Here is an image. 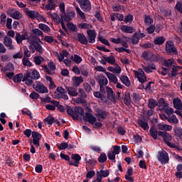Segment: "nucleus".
<instances>
[{
	"mask_svg": "<svg viewBox=\"0 0 182 182\" xmlns=\"http://www.w3.org/2000/svg\"><path fill=\"white\" fill-rule=\"evenodd\" d=\"M41 77V74L36 70H28L26 73V75L23 78V82H25L27 86H31L33 83V80H38Z\"/></svg>",
	"mask_w": 182,
	"mask_h": 182,
	"instance_id": "f257e3e1",
	"label": "nucleus"
},
{
	"mask_svg": "<svg viewBox=\"0 0 182 182\" xmlns=\"http://www.w3.org/2000/svg\"><path fill=\"white\" fill-rule=\"evenodd\" d=\"M96 80L100 86V92L105 93L106 86H107V84L109 83L107 77L103 75V74H100L97 75Z\"/></svg>",
	"mask_w": 182,
	"mask_h": 182,
	"instance_id": "f03ea898",
	"label": "nucleus"
},
{
	"mask_svg": "<svg viewBox=\"0 0 182 182\" xmlns=\"http://www.w3.org/2000/svg\"><path fill=\"white\" fill-rule=\"evenodd\" d=\"M159 136H161V137H163L164 142L168 147H177L176 146V144H172L171 140L173 137H171V135L166 132H159Z\"/></svg>",
	"mask_w": 182,
	"mask_h": 182,
	"instance_id": "7ed1b4c3",
	"label": "nucleus"
},
{
	"mask_svg": "<svg viewBox=\"0 0 182 182\" xmlns=\"http://www.w3.org/2000/svg\"><path fill=\"white\" fill-rule=\"evenodd\" d=\"M41 70H45L47 75H55V70H56V65L53 62H50L47 65H41Z\"/></svg>",
	"mask_w": 182,
	"mask_h": 182,
	"instance_id": "20e7f679",
	"label": "nucleus"
},
{
	"mask_svg": "<svg viewBox=\"0 0 182 182\" xmlns=\"http://www.w3.org/2000/svg\"><path fill=\"white\" fill-rule=\"evenodd\" d=\"M165 50L168 55H177L178 52L177 51V48L174 46V43L173 41H169L166 43Z\"/></svg>",
	"mask_w": 182,
	"mask_h": 182,
	"instance_id": "39448f33",
	"label": "nucleus"
},
{
	"mask_svg": "<svg viewBox=\"0 0 182 182\" xmlns=\"http://www.w3.org/2000/svg\"><path fill=\"white\" fill-rule=\"evenodd\" d=\"M33 88L36 92H38V93H48L49 90H48V87H46L43 83L36 81L33 85Z\"/></svg>",
	"mask_w": 182,
	"mask_h": 182,
	"instance_id": "423d86ee",
	"label": "nucleus"
},
{
	"mask_svg": "<svg viewBox=\"0 0 182 182\" xmlns=\"http://www.w3.org/2000/svg\"><path fill=\"white\" fill-rule=\"evenodd\" d=\"M157 159L161 164H167L170 160L168 154L166 151H159L157 155Z\"/></svg>",
	"mask_w": 182,
	"mask_h": 182,
	"instance_id": "0eeeda50",
	"label": "nucleus"
},
{
	"mask_svg": "<svg viewBox=\"0 0 182 182\" xmlns=\"http://www.w3.org/2000/svg\"><path fill=\"white\" fill-rule=\"evenodd\" d=\"M134 73L135 75V77L138 78V80L140 82V83H144L147 82V77L146 76L144 71H143V69L139 68L138 71L134 70Z\"/></svg>",
	"mask_w": 182,
	"mask_h": 182,
	"instance_id": "6e6552de",
	"label": "nucleus"
},
{
	"mask_svg": "<svg viewBox=\"0 0 182 182\" xmlns=\"http://www.w3.org/2000/svg\"><path fill=\"white\" fill-rule=\"evenodd\" d=\"M77 2L84 12H89L92 9V4L89 0H77Z\"/></svg>",
	"mask_w": 182,
	"mask_h": 182,
	"instance_id": "1a4fd4ad",
	"label": "nucleus"
},
{
	"mask_svg": "<svg viewBox=\"0 0 182 182\" xmlns=\"http://www.w3.org/2000/svg\"><path fill=\"white\" fill-rule=\"evenodd\" d=\"M88 112H85V116L84 117V119L85 122H88L90 124H95L96 123L97 119L93 114H92V109L90 107L87 108Z\"/></svg>",
	"mask_w": 182,
	"mask_h": 182,
	"instance_id": "9d476101",
	"label": "nucleus"
},
{
	"mask_svg": "<svg viewBox=\"0 0 182 182\" xmlns=\"http://www.w3.org/2000/svg\"><path fill=\"white\" fill-rule=\"evenodd\" d=\"M28 48L32 53H35V52H38L39 55L43 53V48L39 44V41H37L33 45L29 46Z\"/></svg>",
	"mask_w": 182,
	"mask_h": 182,
	"instance_id": "9b49d317",
	"label": "nucleus"
},
{
	"mask_svg": "<svg viewBox=\"0 0 182 182\" xmlns=\"http://www.w3.org/2000/svg\"><path fill=\"white\" fill-rule=\"evenodd\" d=\"M15 39H16V42L18 45H22V41H26V39H28V32L26 31L23 33H19V32L16 33Z\"/></svg>",
	"mask_w": 182,
	"mask_h": 182,
	"instance_id": "f8f14e48",
	"label": "nucleus"
},
{
	"mask_svg": "<svg viewBox=\"0 0 182 182\" xmlns=\"http://www.w3.org/2000/svg\"><path fill=\"white\" fill-rule=\"evenodd\" d=\"M105 92L107 93V96L111 102L113 103H116L117 100V97H116V94L113 92V90L109 87H105Z\"/></svg>",
	"mask_w": 182,
	"mask_h": 182,
	"instance_id": "ddd939ff",
	"label": "nucleus"
},
{
	"mask_svg": "<svg viewBox=\"0 0 182 182\" xmlns=\"http://www.w3.org/2000/svg\"><path fill=\"white\" fill-rule=\"evenodd\" d=\"M60 16L63 18V21L65 22H70L73 18L76 16V13L75 11H70L69 13H60Z\"/></svg>",
	"mask_w": 182,
	"mask_h": 182,
	"instance_id": "4468645a",
	"label": "nucleus"
},
{
	"mask_svg": "<svg viewBox=\"0 0 182 182\" xmlns=\"http://www.w3.org/2000/svg\"><path fill=\"white\" fill-rule=\"evenodd\" d=\"M87 34L88 35L87 39L89 43H95L96 42V31L95 30H87Z\"/></svg>",
	"mask_w": 182,
	"mask_h": 182,
	"instance_id": "2eb2a0df",
	"label": "nucleus"
},
{
	"mask_svg": "<svg viewBox=\"0 0 182 182\" xmlns=\"http://www.w3.org/2000/svg\"><path fill=\"white\" fill-rule=\"evenodd\" d=\"M72 160H74L75 162H69L70 166H75V167H79V163L82 160L80 155L77 154H74L71 156Z\"/></svg>",
	"mask_w": 182,
	"mask_h": 182,
	"instance_id": "dca6fc26",
	"label": "nucleus"
},
{
	"mask_svg": "<svg viewBox=\"0 0 182 182\" xmlns=\"http://www.w3.org/2000/svg\"><path fill=\"white\" fill-rule=\"evenodd\" d=\"M24 12L30 19H36L38 13V11L31 10L28 8L24 9Z\"/></svg>",
	"mask_w": 182,
	"mask_h": 182,
	"instance_id": "f3484780",
	"label": "nucleus"
},
{
	"mask_svg": "<svg viewBox=\"0 0 182 182\" xmlns=\"http://www.w3.org/2000/svg\"><path fill=\"white\" fill-rule=\"evenodd\" d=\"M77 41L82 45H87L88 43L87 38L83 33H78L77 34Z\"/></svg>",
	"mask_w": 182,
	"mask_h": 182,
	"instance_id": "a211bd4d",
	"label": "nucleus"
},
{
	"mask_svg": "<svg viewBox=\"0 0 182 182\" xmlns=\"http://www.w3.org/2000/svg\"><path fill=\"white\" fill-rule=\"evenodd\" d=\"M55 2H58V0H48V4L46 5L45 9L47 11H53L56 8Z\"/></svg>",
	"mask_w": 182,
	"mask_h": 182,
	"instance_id": "6ab92c4d",
	"label": "nucleus"
},
{
	"mask_svg": "<svg viewBox=\"0 0 182 182\" xmlns=\"http://www.w3.org/2000/svg\"><path fill=\"white\" fill-rule=\"evenodd\" d=\"M3 43L6 46V48H9V49L10 50L14 49V45H12V38H11L10 37H4Z\"/></svg>",
	"mask_w": 182,
	"mask_h": 182,
	"instance_id": "aec40b11",
	"label": "nucleus"
},
{
	"mask_svg": "<svg viewBox=\"0 0 182 182\" xmlns=\"http://www.w3.org/2000/svg\"><path fill=\"white\" fill-rule=\"evenodd\" d=\"M65 89L70 96L76 97V96L79 95V92H77V89L73 87H66Z\"/></svg>",
	"mask_w": 182,
	"mask_h": 182,
	"instance_id": "412c9836",
	"label": "nucleus"
},
{
	"mask_svg": "<svg viewBox=\"0 0 182 182\" xmlns=\"http://www.w3.org/2000/svg\"><path fill=\"white\" fill-rule=\"evenodd\" d=\"M27 42L30 44V46L33 45L34 43H36V42L37 41H38V42H41V43H42V41H41V39L36 38V36H30L29 34L27 33V38H26Z\"/></svg>",
	"mask_w": 182,
	"mask_h": 182,
	"instance_id": "4be33fe9",
	"label": "nucleus"
},
{
	"mask_svg": "<svg viewBox=\"0 0 182 182\" xmlns=\"http://www.w3.org/2000/svg\"><path fill=\"white\" fill-rule=\"evenodd\" d=\"M138 124L143 130H149V122L147 119H139Z\"/></svg>",
	"mask_w": 182,
	"mask_h": 182,
	"instance_id": "5701e85b",
	"label": "nucleus"
},
{
	"mask_svg": "<svg viewBox=\"0 0 182 182\" xmlns=\"http://www.w3.org/2000/svg\"><path fill=\"white\" fill-rule=\"evenodd\" d=\"M81 83H83V77H74L73 79V84L75 87H79Z\"/></svg>",
	"mask_w": 182,
	"mask_h": 182,
	"instance_id": "b1692460",
	"label": "nucleus"
},
{
	"mask_svg": "<svg viewBox=\"0 0 182 182\" xmlns=\"http://www.w3.org/2000/svg\"><path fill=\"white\" fill-rule=\"evenodd\" d=\"M173 105L175 109H177V110H182V102L178 97L173 100Z\"/></svg>",
	"mask_w": 182,
	"mask_h": 182,
	"instance_id": "393cba45",
	"label": "nucleus"
},
{
	"mask_svg": "<svg viewBox=\"0 0 182 182\" xmlns=\"http://www.w3.org/2000/svg\"><path fill=\"white\" fill-rule=\"evenodd\" d=\"M97 116L99 118L98 120L102 122V120H105V119H107V117H109V112L101 110L97 113Z\"/></svg>",
	"mask_w": 182,
	"mask_h": 182,
	"instance_id": "a878e982",
	"label": "nucleus"
},
{
	"mask_svg": "<svg viewBox=\"0 0 182 182\" xmlns=\"http://www.w3.org/2000/svg\"><path fill=\"white\" fill-rule=\"evenodd\" d=\"M106 92H102L101 91L100 92H97V91H95L94 92V96L95 97H97V99H100L101 102H106V96H105V94Z\"/></svg>",
	"mask_w": 182,
	"mask_h": 182,
	"instance_id": "bb28decb",
	"label": "nucleus"
},
{
	"mask_svg": "<svg viewBox=\"0 0 182 182\" xmlns=\"http://www.w3.org/2000/svg\"><path fill=\"white\" fill-rule=\"evenodd\" d=\"M158 106L161 110H164L168 106V103L166 102L164 98H160L158 102Z\"/></svg>",
	"mask_w": 182,
	"mask_h": 182,
	"instance_id": "cd10ccee",
	"label": "nucleus"
},
{
	"mask_svg": "<svg viewBox=\"0 0 182 182\" xmlns=\"http://www.w3.org/2000/svg\"><path fill=\"white\" fill-rule=\"evenodd\" d=\"M158 127L159 130H163L165 132H170L173 130V127H171V125L168 124H159Z\"/></svg>",
	"mask_w": 182,
	"mask_h": 182,
	"instance_id": "c85d7f7f",
	"label": "nucleus"
},
{
	"mask_svg": "<svg viewBox=\"0 0 182 182\" xmlns=\"http://www.w3.org/2000/svg\"><path fill=\"white\" fill-rule=\"evenodd\" d=\"M120 80L125 86H127V87H130V85H132V82H130V80H129V77L127 76L121 75Z\"/></svg>",
	"mask_w": 182,
	"mask_h": 182,
	"instance_id": "c756f323",
	"label": "nucleus"
},
{
	"mask_svg": "<svg viewBox=\"0 0 182 182\" xmlns=\"http://www.w3.org/2000/svg\"><path fill=\"white\" fill-rule=\"evenodd\" d=\"M121 31L125 33H133V32H134V28L132 26H121Z\"/></svg>",
	"mask_w": 182,
	"mask_h": 182,
	"instance_id": "7c9ffc66",
	"label": "nucleus"
},
{
	"mask_svg": "<svg viewBox=\"0 0 182 182\" xmlns=\"http://www.w3.org/2000/svg\"><path fill=\"white\" fill-rule=\"evenodd\" d=\"M107 77H108L109 82H112V83H117L118 80H117V77H116V75H114V74H112L111 73L107 72L106 73Z\"/></svg>",
	"mask_w": 182,
	"mask_h": 182,
	"instance_id": "2f4dec72",
	"label": "nucleus"
},
{
	"mask_svg": "<svg viewBox=\"0 0 182 182\" xmlns=\"http://www.w3.org/2000/svg\"><path fill=\"white\" fill-rule=\"evenodd\" d=\"M78 28L80 29H87V31H92V28H93V26L90 23H80L78 25Z\"/></svg>",
	"mask_w": 182,
	"mask_h": 182,
	"instance_id": "473e14b6",
	"label": "nucleus"
},
{
	"mask_svg": "<svg viewBox=\"0 0 182 182\" xmlns=\"http://www.w3.org/2000/svg\"><path fill=\"white\" fill-rule=\"evenodd\" d=\"M38 28H39V29H41V31H43V32H45L46 33H48V32H50V27L46 24L39 23Z\"/></svg>",
	"mask_w": 182,
	"mask_h": 182,
	"instance_id": "72a5a7b5",
	"label": "nucleus"
},
{
	"mask_svg": "<svg viewBox=\"0 0 182 182\" xmlns=\"http://www.w3.org/2000/svg\"><path fill=\"white\" fill-rule=\"evenodd\" d=\"M67 113L73 117L74 120H79V115L76 114L72 108L67 109Z\"/></svg>",
	"mask_w": 182,
	"mask_h": 182,
	"instance_id": "f704fd0d",
	"label": "nucleus"
},
{
	"mask_svg": "<svg viewBox=\"0 0 182 182\" xmlns=\"http://www.w3.org/2000/svg\"><path fill=\"white\" fill-rule=\"evenodd\" d=\"M141 56L143 57L144 60H148L150 62V59L151 58L152 56V53L150 50L144 51L141 53Z\"/></svg>",
	"mask_w": 182,
	"mask_h": 182,
	"instance_id": "c9c22d12",
	"label": "nucleus"
},
{
	"mask_svg": "<svg viewBox=\"0 0 182 182\" xmlns=\"http://www.w3.org/2000/svg\"><path fill=\"white\" fill-rule=\"evenodd\" d=\"M168 122H169V123H171V124H178V119H177V117H176V115L174 114L169 115L168 117Z\"/></svg>",
	"mask_w": 182,
	"mask_h": 182,
	"instance_id": "e433bc0d",
	"label": "nucleus"
},
{
	"mask_svg": "<svg viewBox=\"0 0 182 182\" xmlns=\"http://www.w3.org/2000/svg\"><path fill=\"white\" fill-rule=\"evenodd\" d=\"M124 103L126 105V106H130V104L132 103V99L130 98V92H127L125 93V97L124 98Z\"/></svg>",
	"mask_w": 182,
	"mask_h": 182,
	"instance_id": "4c0bfd02",
	"label": "nucleus"
},
{
	"mask_svg": "<svg viewBox=\"0 0 182 182\" xmlns=\"http://www.w3.org/2000/svg\"><path fill=\"white\" fill-rule=\"evenodd\" d=\"M33 62L36 65H42L43 62H45V58L42 56H35L33 57Z\"/></svg>",
	"mask_w": 182,
	"mask_h": 182,
	"instance_id": "58836bf2",
	"label": "nucleus"
},
{
	"mask_svg": "<svg viewBox=\"0 0 182 182\" xmlns=\"http://www.w3.org/2000/svg\"><path fill=\"white\" fill-rule=\"evenodd\" d=\"M71 60L73 62H75V63H77V65H79L82 62V57L79 56L77 54H75L74 55H72L70 57Z\"/></svg>",
	"mask_w": 182,
	"mask_h": 182,
	"instance_id": "ea45409f",
	"label": "nucleus"
},
{
	"mask_svg": "<svg viewBox=\"0 0 182 182\" xmlns=\"http://www.w3.org/2000/svg\"><path fill=\"white\" fill-rule=\"evenodd\" d=\"M52 18L56 23H60L63 21V18L61 16H59V15L56 13H53L52 14Z\"/></svg>",
	"mask_w": 182,
	"mask_h": 182,
	"instance_id": "a19ab883",
	"label": "nucleus"
},
{
	"mask_svg": "<svg viewBox=\"0 0 182 182\" xmlns=\"http://www.w3.org/2000/svg\"><path fill=\"white\" fill-rule=\"evenodd\" d=\"M23 78V75L22 73H19L14 77L13 80L15 83H21V82H22Z\"/></svg>",
	"mask_w": 182,
	"mask_h": 182,
	"instance_id": "79ce46f5",
	"label": "nucleus"
},
{
	"mask_svg": "<svg viewBox=\"0 0 182 182\" xmlns=\"http://www.w3.org/2000/svg\"><path fill=\"white\" fill-rule=\"evenodd\" d=\"M112 10L114 12H119V11H124V6L120 4L112 5Z\"/></svg>",
	"mask_w": 182,
	"mask_h": 182,
	"instance_id": "37998d69",
	"label": "nucleus"
},
{
	"mask_svg": "<svg viewBox=\"0 0 182 182\" xmlns=\"http://www.w3.org/2000/svg\"><path fill=\"white\" fill-rule=\"evenodd\" d=\"M149 133L154 139H157V135L159 136V132L154 127L150 128Z\"/></svg>",
	"mask_w": 182,
	"mask_h": 182,
	"instance_id": "c03bdc74",
	"label": "nucleus"
},
{
	"mask_svg": "<svg viewBox=\"0 0 182 182\" xmlns=\"http://www.w3.org/2000/svg\"><path fill=\"white\" fill-rule=\"evenodd\" d=\"M104 59H105L106 62L107 63H109V65H114L116 63V59H114V56L110 55L109 57H104Z\"/></svg>",
	"mask_w": 182,
	"mask_h": 182,
	"instance_id": "a18cd8bd",
	"label": "nucleus"
},
{
	"mask_svg": "<svg viewBox=\"0 0 182 182\" xmlns=\"http://www.w3.org/2000/svg\"><path fill=\"white\" fill-rule=\"evenodd\" d=\"M165 41H166V38H164V37H157L154 41V43L155 45H163V43H164Z\"/></svg>",
	"mask_w": 182,
	"mask_h": 182,
	"instance_id": "49530a36",
	"label": "nucleus"
},
{
	"mask_svg": "<svg viewBox=\"0 0 182 182\" xmlns=\"http://www.w3.org/2000/svg\"><path fill=\"white\" fill-rule=\"evenodd\" d=\"M14 64L9 63L4 69L1 68V72H6V71L11 72L14 70Z\"/></svg>",
	"mask_w": 182,
	"mask_h": 182,
	"instance_id": "de8ad7c7",
	"label": "nucleus"
},
{
	"mask_svg": "<svg viewBox=\"0 0 182 182\" xmlns=\"http://www.w3.org/2000/svg\"><path fill=\"white\" fill-rule=\"evenodd\" d=\"M23 66H27L28 68L32 67V63L29 60V58L23 57L22 59Z\"/></svg>",
	"mask_w": 182,
	"mask_h": 182,
	"instance_id": "09e8293b",
	"label": "nucleus"
},
{
	"mask_svg": "<svg viewBox=\"0 0 182 182\" xmlns=\"http://www.w3.org/2000/svg\"><path fill=\"white\" fill-rule=\"evenodd\" d=\"M48 122V124L50 126H52L53 124V122H55V117H53L52 115H49L44 119V123Z\"/></svg>",
	"mask_w": 182,
	"mask_h": 182,
	"instance_id": "8fccbe9b",
	"label": "nucleus"
},
{
	"mask_svg": "<svg viewBox=\"0 0 182 182\" xmlns=\"http://www.w3.org/2000/svg\"><path fill=\"white\" fill-rule=\"evenodd\" d=\"M132 43L133 45H137L139 43V37L137 36V33H134L131 38Z\"/></svg>",
	"mask_w": 182,
	"mask_h": 182,
	"instance_id": "3c124183",
	"label": "nucleus"
},
{
	"mask_svg": "<svg viewBox=\"0 0 182 182\" xmlns=\"http://www.w3.org/2000/svg\"><path fill=\"white\" fill-rule=\"evenodd\" d=\"M160 54H154L152 53V55H151V59L149 62H159V60H160Z\"/></svg>",
	"mask_w": 182,
	"mask_h": 182,
	"instance_id": "603ef678",
	"label": "nucleus"
},
{
	"mask_svg": "<svg viewBox=\"0 0 182 182\" xmlns=\"http://www.w3.org/2000/svg\"><path fill=\"white\" fill-rule=\"evenodd\" d=\"M32 33H33V35H35L36 36H41L43 38V31H41L38 28H34L32 30Z\"/></svg>",
	"mask_w": 182,
	"mask_h": 182,
	"instance_id": "864d4df0",
	"label": "nucleus"
},
{
	"mask_svg": "<svg viewBox=\"0 0 182 182\" xmlns=\"http://www.w3.org/2000/svg\"><path fill=\"white\" fill-rule=\"evenodd\" d=\"M47 82H49V87L50 89H55L56 87V85H55V82H53V80L50 77H46Z\"/></svg>",
	"mask_w": 182,
	"mask_h": 182,
	"instance_id": "5fc2aeb1",
	"label": "nucleus"
},
{
	"mask_svg": "<svg viewBox=\"0 0 182 182\" xmlns=\"http://www.w3.org/2000/svg\"><path fill=\"white\" fill-rule=\"evenodd\" d=\"M23 15L21 14L19 11H16L12 17L14 19H16L17 21H19V19H22Z\"/></svg>",
	"mask_w": 182,
	"mask_h": 182,
	"instance_id": "6e6d98bb",
	"label": "nucleus"
},
{
	"mask_svg": "<svg viewBox=\"0 0 182 182\" xmlns=\"http://www.w3.org/2000/svg\"><path fill=\"white\" fill-rule=\"evenodd\" d=\"M65 93H67L66 90H65L62 87H58L56 89V92H55V94L58 97V95H65Z\"/></svg>",
	"mask_w": 182,
	"mask_h": 182,
	"instance_id": "4d7b16f0",
	"label": "nucleus"
},
{
	"mask_svg": "<svg viewBox=\"0 0 182 182\" xmlns=\"http://www.w3.org/2000/svg\"><path fill=\"white\" fill-rule=\"evenodd\" d=\"M157 106V104H156V100L154 99H149V103H148V107L149 109H154Z\"/></svg>",
	"mask_w": 182,
	"mask_h": 182,
	"instance_id": "13d9d810",
	"label": "nucleus"
},
{
	"mask_svg": "<svg viewBox=\"0 0 182 182\" xmlns=\"http://www.w3.org/2000/svg\"><path fill=\"white\" fill-rule=\"evenodd\" d=\"M75 11H76L77 15H79V16H80L81 19H86V16H85V13H83V11H82V10H80V8L75 7Z\"/></svg>",
	"mask_w": 182,
	"mask_h": 182,
	"instance_id": "bf43d9fd",
	"label": "nucleus"
},
{
	"mask_svg": "<svg viewBox=\"0 0 182 182\" xmlns=\"http://www.w3.org/2000/svg\"><path fill=\"white\" fill-rule=\"evenodd\" d=\"M97 174H99L102 178L107 177L110 174V171L109 170H101L100 172H97Z\"/></svg>",
	"mask_w": 182,
	"mask_h": 182,
	"instance_id": "052dcab7",
	"label": "nucleus"
},
{
	"mask_svg": "<svg viewBox=\"0 0 182 182\" xmlns=\"http://www.w3.org/2000/svg\"><path fill=\"white\" fill-rule=\"evenodd\" d=\"M33 140H41L42 135L37 132H32Z\"/></svg>",
	"mask_w": 182,
	"mask_h": 182,
	"instance_id": "680f3d73",
	"label": "nucleus"
},
{
	"mask_svg": "<svg viewBox=\"0 0 182 182\" xmlns=\"http://www.w3.org/2000/svg\"><path fill=\"white\" fill-rule=\"evenodd\" d=\"M75 113H77L80 116H83V114L85 113V110L81 107H75Z\"/></svg>",
	"mask_w": 182,
	"mask_h": 182,
	"instance_id": "e2e57ef3",
	"label": "nucleus"
},
{
	"mask_svg": "<svg viewBox=\"0 0 182 182\" xmlns=\"http://www.w3.org/2000/svg\"><path fill=\"white\" fill-rule=\"evenodd\" d=\"M107 160V156H106V154L102 153L100 156L98 157V161L99 163H105Z\"/></svg>",
	"mask_w": 182,
	"mask_h": 182,
	"instance_id": "0e129e2a",
	"label": "nucleus"
},
{
	"mask_svg": "<svg viewBox=\"0 0 182 182\" xmlns=\"http://www.w3.org/2000/svg\"><path fill=\"white\" fill-rule=\"evenodd\" d=\"M69 147V144L66 142H62L60 145L58 146L59 150H66Z\"/></svg>",
	"mask_w": 182,
	"mask_h": 182,
	"instance_id": "69168bd1",
	"label": "nucleus"
},
{
	"mask_svg": "<svg viewBox=\"0 0 182 182\" xmlns=\"http://www.w3.org/2000/svg\"><path fill=\"white\" fill-rule=\"evenodd\" d=\"M175 8L178 12L182 14V3L181 1L176 3Z\"/></svg>",
	"mask_w": 182,
	"mask_h": 182,
	"instance_id": "338daca9",
	"label": "nucleus"
},
{
	"mask_svg": "<svg viewBox=\"0 0 182 182\" xmlns=\"http://www.w3.org/2000/svg\"><path fill=\"white\" fill-rule=\"evenodd\" d=\"M175 134L177 137L182 139V129L178 128L175 130Z\"/></svg>",
	"mask_w": 182,
	"mask_h": 182,
	"instance_id": "774afa93",
	"label": "nucleus"
}]
</instances>
